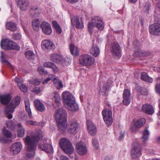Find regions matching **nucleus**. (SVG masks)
<instances>
[{"instance_id": "53", "label": "nucleus", "mask_w": 160, "mask_h": 160, "mask_svg": "<svg viewBox=\"0 0 160 160\" xmlns=\"http://www.w3.org/2000/svg\"><path fill=\"white\" fill-rule=\"evenodd\" d=\"M37 122L32 120H27L26 122V124L28 125H37Z\"/></svg>"}, {"instance_id": "1", "label": "nucleus", "mask_w": 160, "mask_h": 160, "mask_svg": "<svg viewBox=\"0 0 160 160\" xmlns=\"http://www.w3.org/2000/svg\"><path fill=\"white\" fill-rule=\"evenodd\" d=\"M43 137L42 132L40 130H36L30 136H27L25 139V142L27 146L28 152L26 153V157L28 158H31L35 154V150L36 148V143L42 139Z\"/></svg>"}, {"instance_id": "60", "label": "nucleus", "mask_w": 160, "mask_h": 160, "mask_svg": "<svg viewBox=\"0 0 160 160\" xmlns=\"http://www.w3.org/2000/svg\"><path fill=\"white\" fill-rule=\"evenodd\" d=\"M67 2L71 3H73L77 2L78 0H66Z\"/></svg>"}, {"instance_id": "64", "label": "nucleus", "mask_w": 160, "mask_h": 160, "mask_svg": "<svg viewBox=\"0 0 160 160\" xmlns=\"http://www.w3.org/2000/svg\"><path fill=\"white\" fill-rule=\"evenodd\" d=\"M14 81L16 82H18V83H20L19 82V79L18 78H17L16 77L15 78Z\"/></svg>"}, {"instance_id": "52", "label": "nucleus", "mask_w": 160, "mask_h": 160, "mask_svg": "<svg viewBox=\"0 0 160 160\" xmlns=\"http://www.w3.org/2000/svg\"><path fill=\"white\" fill-rule=\"evenodd\" d=\"M38 70L39 73L41 74H46L48 73L46 70H45L42 67L38 68Z\"/></svg>"}, {"instance_id": "63", "label": "nucleus", "mask_w": 160, "mask_h": 160, "mask_svg": "<svg viewBox=\"0 0 160 160\" xmlns=\"http://www.w3.org/2000/svg\"><path fill=\"white\" fill-rule=\"evenodd\" d=\"M124 136V133H121L120 136L119 137V140H122Z\"/></svg>"}, {"instance_id": "19", "label": "nucleus", "mask_w": 160, "mask_h": 160, "mask_svg": "<svg viewBox=\"0 0 160 160\" xmlns=\"http://www.w3.org/2000/svg\"><path fill=\"white\" fill-rule=\"evenodd\" d=\"M42 48L45 50H50L54 49L55 48L53 43L48 40H45L42 42Z\"/></svg>"}, {"instance_id": "55", "label": "nucleus", "mask_w": 160, "mask_h": 160, "mask_svg": "<svg viewBox=\"0 0 160 160\" xmlns=\"http://www.w3.org/2000/svg\"><path fill=\"white\" fill-rule=\"evenodd\" d=\"M142 57H147L148 56H149L151 54V52H149L148 51H143L142 50Z\"/></svg>"}, {"instance_id": "38", "label": "nucleus", "mask_w": 160, "mask_h": 160, "mask_svg": "<svg viewBox=\"0 0 160 160\" xmlns=\"http://www.w3.org/2000/svg\"><path fill=\"white\" fill-rule=\"evenodd\" d=\"M18 134L19 137H22L25 134V129L20 123L18 124Z\"/></svg>"}, {"instance_id": "11", "label": "nucleus", "mask_w": 160, "mask_h": 160, "mask_svg": "<svg viewBox=\"0 0 160 160\" xmlns=\"http://www.w3.org/2000/svg\"><path fill=\"white\" fill-rule=\"evenodd\" d=\"M149 30L151 34L155 36L160 35V24L156 23L149 26Z\"/></svg>"}, {"instance_id": "12", "label": "nucleus", "mask_w": 160, "mask_h": 160, "mask_svg": "<svg viewBox=\"0 0 160 160\" xmlns=\"http://www.w3.org/2000/svg\"><path fill=\"white\" fill-rule=\"evenodd\" d=\"M91 22L94 24V26L97 28L99 30H102L104 29V24L100 17L98 16L92 17Z\"/></svg>"}, {"instance_id": "31", "label": "nucleus", "mask_w": 160, "mask_h": 160, "mask_svg": "<svg viewBox=\"0 0 160 160\" xmlns=\"http://www.w3.org/2000/svg\"><path fill=\"white\" fill-rule=\"evenodd\" d=\"M0 61L2 63L4 64H6L8 66L10 67L12 69H13V67L11 63L8 61L7 58L6 57L4 54L3 52L1 51L0 52Z\"/></svg>"}, {"instance_id": "41", "label": "nucleus", "mask_w": 160, "mask_h": 160, "mask_svg": "<svg viewBox=\"0 0 160 160\" xmlns=\"http://www.w3.org/2000/svg\"><path fill=\"white\" fill-rule=\"evenodd\" d=\"M40 22L38 19H34L32 21V25L33 29L36 31L39 29Z\"/></svg>"}, {"instance_id": "44", "label": "nucleus", "mask_w": 160, "mask_h": 160, "mask_svg": "<svg viewBox=\"0 0 160 160\" xmlns=\"http://www.w3.org/2000/svg\"><path fill=\"white\" fill-rule=\"evenodd\" d=\"M107 90V85H105L102 88H100L99 92V94L100 95H104L105 94Z\"/></svg>"}, {"instance_id": "54", "label": "nucleus", "mask_w": 160, "mask_h": 160, "mask_svg": "<svg viewBox=\"0 0 160 160\" xmlns=\"http://www.w3.org/2000/svg\"><path fill=\"white\" fill-rule=\"evenodd\" d=\"M21 37V35L19 33L15 34L13 35V38L14 40H19Z\"/></svg>"}, {"instance_id": "43", "label": "nucleus", "mask_w": 160, "mask_h": 160, "mask_svg": "<svg viewBox=\"0 0 160 160\" xmlns=\"http://www.w3.org/2000/svg\"><path fill=\"white\" fill-rule=\"evenodd\" d=\"M52 25L57 32L58 34H60L62 29L58 22L56 21H53L52 22Z\"/></svg>"}, {"instance_id": "24", "label": "nucleus", "mask_w": 160, "mask_h": 160, "mask_svg": "<svg viewBox=\"0 0 160 160\" xmlns=\"http://www.w3.org/2000/svg\"><path fill=\"white\" fill-rule=\"evenodd\" d=\"M20 8L22 10H27L29 6L28 0H16Z\"/></svg>"}, {"instance_id": "59", "label": "nucleus", "mask_w": 160, "mask_h": 160, "mask_svg": "<svg viewBox=\"0 0 160 160\" xmlns=\"http://www.w3.org/2000/svg\"><path fill=\"white\" fill-rule=\"evenodd\" d=\"M57 160H69L68 158L64 155H61L59 157V159L57 158Z\"/></svg>"}, {"instance_id": "40", "label": "nucleus", "mask_w": 160, "mask_h": 160, "mask_svg": "<svg viewBox=\"0 0 160 160\" xmlns=\"http://www.w3.org/2000/svg\"><path fill=\"white\" fill-rule=\"evenodd\" d=\"M6 27L8 29L13 31H16L17 28L16 25L12 22H7L6 24Z\"/></svg>"}, {"instance_id": "16", "label": "nucleus", "mask_w": 160, "mask_h": 160, "mask_svg": "<svg viewBox=\"0 0 160 160\" xmlns=\"http://www.w3.org/2000/svg\"><path fill=\"white\" fill-rule=\"evenodd\" d=\"M123 103L125 105H128L131 102V93L130 91L127 89H125L123 93Z\"/></svg>"}, {"instance_id": "39", "label": "nucleus", "mask_w": 160, "mask_h": 160, "mask_svg": "<svg viewBox=\"0 0 160 160\" xmlns=\"http://www.w3.org/2000/svg\"><path fill=\"white\" fill-rule=\"evenodd\" d=\"M146 122V119L143 118L137 120L135 123V126L138 128H140L142 127Z\"/></svg>"}, {"instance_id": "27", "label": "nucleus", "mask_w": 160, "mask_h": 160, "mask_svg": "<svg viewBox=\"0 0 160 160\" xmlns=\"http://www.w3.org/2000/svg\"><path fill=\"white\" fill-rule=\"evenodd\" d=\"M34 104L36 109L38 111L42 112L45 110V107L44 104L39 100H35Z\"/></svg>"}, {"instance_id": "58", "label": "nucleus", "mask_w": 160, "mask_h": 160, "mask_svg": "<svg viewBox=\"0 0 160 160\" xmlns=\"http://www.w3.org/2000/svg\"><path fill=\"white\" fill-rule=\"evenodd\" d=\"M142 50H138L137 51H136L135 52V55L138 56V57H141L142 56Z\"/></svg>"}, {"instance_id": "56", "label": "nucleus", "mask_w": 160, "mask_h": 160, "mask_svg": "<svg viewBox=\"0 0 160 160\" xmlns=\"http://www.w3.org/2000/svg\"><path fill=\"white\" fill-rule=\"evenodd\" d=\"M55 85L56 87L58 89H60L63 86L62 82L60 81L58 82Z\"/></svg>"}, {"instance_id": "9", "label": "nucleus", "mask_w": 160, "mask_h": 160, "mask_svg": "<svg viewBox=\"0 0 160 160\" xmlns=\"http://www.w3.org/2000/svg\"><path fill=\"white\" fill-rule=\"evenodd\" d=\"M111 52L113 56L119 58L121 56V48L119 44L116 42L111 44Z\"/></svg>"}, {"instance_id": "51", "label": "nucleus", "mask_w": 160, "mask_h": 160, "mask_svg": "<svg viewBox=\"0 0 160 160\" xmlns=\"http://www.w3.org/2000/svg\"><path fill=\"white\" fill-rule=\"evenodd\" d=\"M31 91L36 94H38L40 92V90L39 87H35L31 90Z\"/></svg>"}, {"instance_id": "45", "label": "nucleus", "mask_w": 160, "mask_h": 160, "mask_svg": "<svg viewBox=\"0 0 160 160\" xmlns=\"http://www.w3.org/2000/svg\"><path fill=\"white\" fill-rule=\"evenodd\" d=\"M94 24L91 22H89L88 24V31L90 34H92L93 32V29L94 27Z\"/></svg>"}, {"instance_id": "61", "label": "nucleus", "mask_w": 160, "mask_h": 160, "mask_svg": "<svg viewBox=\"0 0 160 160\" xmlns=\"http://www.w3.org/2000/svg\"><path fill=\"white\" fill-rule=\"evenodd\" d=\"M59 81L56 78H54L53 79V82L54 84H56L58 82H59Z\"/></svg>"}, {"instance_id": "5", "label": "nucleus", "mask_w": 160, "mask_h": 160, "mask_svg": "<svg viewBox=\"0 0 160 160\" xmlns=\"http://www.w3.org/2000/svg\"><path fill=\"white\" fill-rule=\"evenodd\" d=\"M1 48L5 50L16 49L19 50L20 47L16 43L8 39L2 40L1 42Z\"/></svg>"}, {"instance_id": "3", "label": "nucleus", "mask_w": 160, "mask_h": 160, "mask_svg": "<svg viewBox=\"0 0 160 160\" xmlns=\"http://www.w3.org/2000/svg\"><path fill=\"white\" fill-rule=\"evenodd\" d=\"M21 98L17 96L13 98L10 104L8 105L4 109L5 115L6 117L10 119L12 118V113L14 112L15 109L20 103Z\"/></svg>"}, {"instance_id": "15", "label": "nucleus", "mask_w": 160, "mask_h": 160, "mask_svg": "<svg viewBox=\"0 0 160 160\" xmlns=\"http://www.w3.org/2000/svg\"><path fill=\"white\" fill-rule=\"evenodd\" d=\"M44 33L50 35L52 32V29L50 24L47 22L44 21L42 22L40 26Z\"/></svg>"}, {"instance_id": "23", "label": "nucleus", "mask_w": 160, "mask_h": 160, "mask_svg": "<svg viewBox=\"0 0 160 160\" xmlns=\"http://www.w3.org/2000/svg\"><path fill=\"white\" fill-rule=\"evenodd\" d=\"M38 148L48 153L51 152L53 150V148L52 145L48 143H44L42 145L39 144Z\"/></svg>"}, {"instance_id": "35", "label": "nucleus", "mask_w": 160, "mask_h": 160, "mask_svg": "<svg viewBox=\"0 0 160 160\" xmlns=\"http://www.w3.org/2000/svg\"><path fill=\"white\" fill-rule=\"evenodd\" d=\"M141 79L142 80L152 83L153 81L152 78L149 77L147 74L144 72H142L141 75Z\"/></svg>"}, {"instance_id": "34", "label": "nucleus", "mask_w": 160, "mask_h": 160, "mask_svg": "<svg viewBox=\"0 0 160 160\" xmlns=\"http://www.w3.org/2000/svg\"><path fill=\"white\" fill-rule=\"evenodd\" d=\"M26 58L28 60L33 59L35 57V54L31 50H28L25 52Z\"/></svg>"}, {"instance_id": "32", "label": "nucleus", "mask_w": 160, "mask_h": 160, "mask_svg": "<svg viewBox=\"0 0 160 160\" xmlns=\"http://www.w3.org/2000/svg\"><path fill=\"white\" fill-rule=\"evenodd\" d=\"M69 48L71 53L73 55L76 56L78 55L79 52L78 48L74 45L71 43L70 45Z\"/></svg>"}, {"instance_id": "4", "label": "nucleus", "mask_w": 160, "mask_h": 160, "mask_svg": "<svg viewBox=\"0 0 160 160\" xmlns=\"http://www.w3.org/2000/svg\"><path fill=\"white\" fill-rule=\"evenodd\" d=\"M60 148L66 153L71 154L74 151V148L71 141L68 139L63 138L59 141Z\"/></svg>"}, {"instance_id": "47", "label": "nucleus", "mask_w": 160, "mask_h": 160, "mask_svg": "<svg viewBox=\"0 0 160 160\" xmlns=\"http://www.w3.org/2000/svg\"><path fill=\"white\" fill-rule=\"evenodd\" d=\"M18 85L20 89L22 92H25L27 91L28 88L25 85L22 84L21 83H18Z\"/></svg>"}, {"instance_id": "10", "label": "nucleus", "mask_w": 160, "mask_h": 160, "mask_svg": "<svg viewBox=\"0 0 160 160\" xmlns=\"http://www.w3.org/2000/svg\"><path fill=\"white\" fill-rule=\"evenodd\" d=\"M141 148L138 143L135 144L131 151V155L133 158H136L140 157L141 154Z\"/></svg>"}, {"instance_id": "25", "label": "nucleus", "mask_w": 160, "mask_h": 160, "mask_svg": "<svg viewBox=\"0 0 160 160\" xmlns=\"http://www.w3.org/2000/svg\"><path fill=\"white\" fill-rule=\"evenodd\" d=\"M57 122V126L61 131L64 132L67 128V120H56Z\"/></svg>"}, {"instance_id": "46", "label": "nucleus", "mask_w": 160, "mask_h": 160, "mask_svg": "<svg viewBox=\"0 0 160 160\" xmlns=\"http://www.w3.org/2000/svg\"><path fill=\"white\" fill-rule=\"evenodd\" d=\"M54 97L55 98V102L58 104H59L60 103V98L57 92H55Z\"/></svg>"}, {"instance_id": "29", "label": "nucleus", "mask_w": 160, "mask_h": 160, "mask_svg": "<svg viewBox=\"0 0 160 160\" xmlns=\"http://www.w3.org/2000/svg\"><path fill=\"white\" fill-rule=\"evenodd\" d=\"M91 54L95 57H97L100 53V50L98 46L93 45L90 50Z\"/></svg>"}, {"instance_id": "22", "label": "nucleus", "mask_w": 160, "mask_h": 160, "mask_svg": "<svg viewBox=\"0 0 160 160\" xmlns=\"http://www.w3.org/2000/svg\"><path fill=\"white\" fill-rule=\"evenodd\" d=\"M87 124L89 133L91 135H94L97 132V129L95 125L91 121L87 122Z\"/></svg>"}, {"instance_id": "36", "label": "nucleus", "mask_w": 160, "mask_h": 160, "mask_svg": "<svg viewBox=\"0 0 160 160\" xmlns=\"http://www.w3.org/2000/svg\"><path fill=\"white\" fill-rule=\"evenodd\" d=\"M25 104L26 110L28 113V115L29 116L30 119H31L32 118V112L30 108L29 102L28 100H25Z\"/></svg>"}, {"instance_id": "17", "label": "nucleus", "mask_w": 160, "mask_h": 160, "mask_svg": "<svg viewBox=\"0 0 160 160\" xmlns=\"http://www.w3.org/2000/svg\"><path fill=\"white\" fill-rule=\"evenodd\" d=\"M22 147V145L20 143L16 142L12 145L10 151L13 154H17L20 151Z\"/></svg>"}, {"instance_id": "8", "label": "nucleus", "mask_w": 160, "mask_h": 160, "mask_svg": "<svg viewBox=\"0 0 160 160\" xmlns=\"http://www.w3.org/2000/svg\"><path fill=\"white\" fill-rule=\"evenodd\" d=\"M103 120L106 124L111 125L112 122V112L107 109L103 110L102 112Z\"/></svg>"}, {"instance_id": "20", "label": "nucleus", "mask_w": 160, "mask_h": 160, "mask_svg": "<svg viewBox=\"0 0 160 160\" xmlns=\"http://www.w3.org/2000/svg\"><path fill=\"white\" fill-rule=\"evenodd\" d=\"M3 134L5 137L0 136V142L2 143H6L8 141L7 138H11L12 136L11 132L5 128L3 130Z\"/></svg>"}, {"instance_id": "14", "label": "nucleus", "mask_w": 160, "mask_h": 160, "mask_svg": "<svg viewBox=\"0 0 160 160\" xmlns=\"http://www.w3.org/2000/svg\"><path fill=\"white\" fill-rule=\"evenodd\" d=\"M76 148L78 153L80 155H83L87 153V149L84 143L82 142L77 143Z\"/></svg>"}, {"instance_id": "21", "label": "nucleus", "mask_w": 160, "mask_h": 160, "mask_svg": "<svg viewBox=\"0 0 160 160\" xmlns=\"http://www.w3.org/2000/svg\"><path fill=\"white\" fill-rule=\"evenodd\" d=\"M51 60L56 63L61 62L63 64H65L66 63V61L64 60L62 56L56 54H52L51 55Z\"/></svg>"}, {"instance_id": "33", "label": "nucleus", "mask_w": 160, "mask_h": 160, "mask_svg": "<svg viewBox=\"0 0 160 160\" xmlns=\"http://www.w3.org/2000/svg\"><path fill=\"white\" fill-rule=\"evenodd\" d=\"M149 136V131L146 129L142 132V139L143 143L144 144H145L146 142H147L148 140Z\"/></svg>"}, {"instance_id": "57", "label": "nucleus", "mask_w": 160, "mask_h": 160, "mask_svg": "<svg viewBox=\"0 0 160 160\" xmlns=\"http://www.w3.org/2000/svg\"><path fill=\"white\" fill-rule=\"evenodd\" d=\"M155 90L156 92L160 95V83L156 85Z\"/></svg>"}, {"instance_id": "42", "label": "nucleus", "mask_w": 160, "mask_h": 160, "mask_svg": "<svg viewBox=\"0 0 160 160\" xmlns=\"http://www.w3.org/2000/svg\"><path fill=\"white\" fill-rule=\"evenodd\" d=\"M137 90L138 93H140L141 95H148L147 90L144 88L140 86H138L137 88Z\"/></svg>"}, {"instance_id": "7", "label": "nucleus", "mask_w": 160, "mask_h": 160, "mask_svg": "<svg viewBox=\"0 0 160 160\" xmlns=\"http://www.w3.org/2000/svg\"><path fill=\"white\" fill-rule=\"evenodd\" d=\"M80 128V126L77 120L73 119L69 122L67 131L71 134H75L79 131Z\"/></svg>"}, {"instance_id": "28", "label": "nucleus", "mask_w": 160, "mask_h": 160, "mask_svg": "<svg viewBox=\"0 0 160 160\" xmlns=\"http://www.w3.org/2000/svg\"><path fill=\"white\" fill-rule=\"evenodd\" d=\"M11 98V96L10 94H6L0 96L1 102L4 105H6L8 103Z\"/></svg>"}, {"instance_id": "2", "label": "nucleus", "mask_w": 160, "mask_h": 160, "mask_svg": "<svg viewBox=\"0 0 160 160\" xmlns=\"http://www.w3.org/2000/svg\"><path fill=\"white\" fill-rule=\"evenodd\" d=\"M63 102L66 108L69 110L76 112L78 108V104L76 103L75 98L68 92L62 93Z\"/></svg>"}, {"instance_id": "49", "label": "nucleus", "mask_w": 160, "mask_h": 160, "mask_svg": "<svg viewBox=\"0 0 160 160\" xmlns=\"http://www.w3.org/2000/svg\"><path fill=\"white\" fill-rule=\"evenodd\" d=\"M155 12L157 14H160V1L157 3Z\"/></svg>"}, {"instance_id": "13", "label": "nucleus", "mask_w": 160, "mask_h": 160, "mask_svg": "<svg viewBox=\"0 0 160 160\" xmlns=\"http://www.w3.org/2000/svg\"><path fill=\"white\" fill-rule=\"evenodd\" d=\"M56 120H67V113L63 109L60 108L56 111L55 114Z\"/></svg>"}, {"instance_id": "62", "label": "nucleus", "mask_w": 160, "mask_h": 160, "mask_svg": "<svg viewBox=\"0 0 160 160\" xmlns=\"http://www.w3.org/2000/svg\"><path fill=\"white\" fill-rule=\"evenodd\" d=\"M51 79L50 78H48L46 80H44L42 82L43 84H45L47 83L48 81L50 80Z\"/></svg>"}, {"instance_id": "26", "label": "nucleus", "mask_w": 160, "mask_h": 160, "mask_svg": "<svg viewBox=\"0 0 160 160\" xmlns=\"http://www.w3.org/2000/svg\"><path fill=\"white\" fill-rule=\"evenodd\" d=\"M142 110L145 113L152 115L154 112V110L152 106L148 104H146L143 105Z\"/></svg>"}, {"instance_id": "48", "label": "nucleus", "mask_w": 160, "mask_h": 160, "mask_svg": "<svg viewBox=\"0 0 160 160\" xmlns=\"http://www.w3.org/2000/svg\"><path fill=\"white\" fill-rule=\"evenodd\" d=\"M40 81L38 79H34L33 80L29 81L30 83L33 84L35 85H38L40 83Z\"/></svg>"}, {"instance_id": "37", "label": "nucleus", "mask_w": 160, "mask_h": 160, "mask_svg": "<svg viewBox=\"0 0 160 160\" xmlns=\"http://www.w3.org/2000/svg\"><path fill=\"white\" fill-rule=\"evenodd\" d=\"M43 65L45 67H48L52 68L53 71L55 73L57 71V67L54 63L52 62H46Z\"/></svg>"}, {"instance_id": "18", "label": "nucleus", "mask_w": 160, "mask_h": 160, "mask_svg": "<svg viewBox=\"0 0 160 160\" xmlns=\"http://www.w3.org/2000/svg\"><path fill=\"white\" fill-rule=\"evenodd\" d=\"M71 22L72 24L76 28L81 29L84 28L83 22L81 20H79L77 17H73L71 19Z\"/></svg>"}, {"instance_id": "30", "label": "nucleus", "mask_w": 160, "mask_h": 160, "mask_svg": "<svg viewBox=\"0 0 160 160\" xmlns=\"http://www.w3.org/2000/svg\"><path fill=\"white\" fill-rule=\"evenodd\" d=\"M30 14L32 18L37 17L41 12L40 9H38L37 7H33L30 10Z\"/></svg>"}, {"instance_id": "6", "label": "nucleus", "mask_w": 160, "mask_h": 160, "mask_svg": "<svg viewBox=\"0 0 160 160\" xmlns=\"http://www.w3.org/2000/svg\"><path fill=\"white\" fill-rule=\"evenodd\" d=\"M93 57L87 54L81 55L79 58V63L83 65L88 66L92 65L95 61Z\"/></svg>"}, {"instance_id": "50", "label": "nucleus", "mask_w": 160, "mask_h": 160, "mask_svg": "<svg viewBox=\"0 0 160 160\" xmlns=\"http://www.w3.org/2000/svg\"><path fill=\"white\" fill-rule=\"evenodd\" d=\"M92 144L93 147L96 149H97L98 148V140L96 138H94L92 139Z\"/></svg>"}]
</instances>
